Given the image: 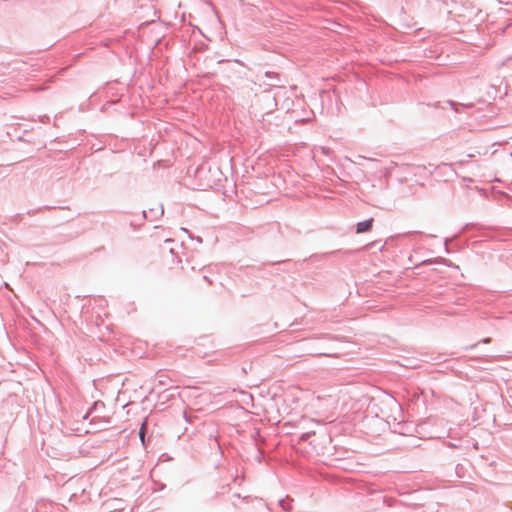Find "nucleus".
<instances>
[{
  "mask_svg": "<svg viewBox=\"0 0 512 512\" xmlns=\"http://www.w3.org/2000/svg\"><path fill=\"white\" fill-rule=\"evenodd\" d=\"M145 429H146V422H144L141 426V429H140V438L141 440L143 441L144 440V435H145Z\"/></svg>",
  "mask_w": 512,
  "mask_h": 512,
  "instance_id": "nucleus-2",
  "label": "nucleus"
},
{
  "mask_svg": "<svg viewBox=\"0 0 512 512\" xmlns=\"http://www.w3.org/2000/svg\"><path fill=\"white\" fill-rule=\"evenodd\" d=\"M372 222H373V219H369V220H365V221H362V222H359L357 224V229H356V232L357 233H363V232H367L371 229L372 227Z\"/></svg>",
  "mask_w": 512,
  "mask_h": 512,
  "instance_id": "nucleus-1",
  "label": "nucleus"
}]
</instances>
